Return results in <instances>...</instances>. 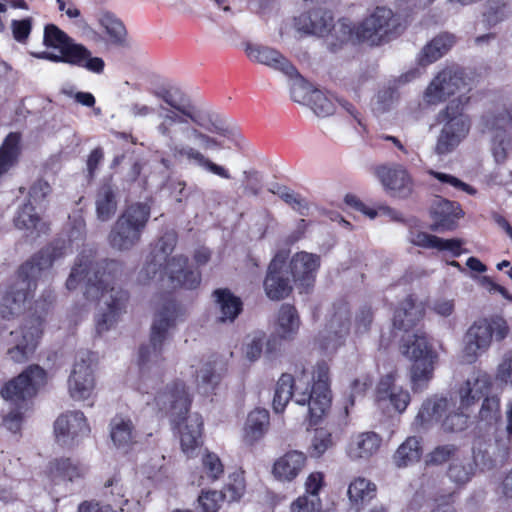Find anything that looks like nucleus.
I'll return each instance as SVG.
<instances>
[{
    "instance_id": "obj_1",
    "label": "nucleus",
    "mask_w": 512,
    "mask_h": 512,
    "mask_svg": "<svg viewBox=\"0 0 512 512\" xmlns=\"http://www.w3.org/2000/svg\"><path fill=\"white\" fill-rule=\"evenodd\" d=\"M295 26L299 31L328 37V49L335 53L349 41L369 42L381 45L399 37L406 29L401 15L385 6H377L361 22L350 25L345 20L334 24L332 12L316 8L302 13L295 18Z\"/></svg>"
},
{
    "instance_id": "obj_2",
    "label": "nucleus",
    "mask_w": 512,
    "mask_h": 512,
    "mask_svg": "<svg viewBox=\"0 0 512 512\" xmlns=\"http://www.w3.org/2000/svg\"><path fill=\"white\" fill-rule=\"evenodd\" d=\"M122 273V263L114 259L95 260L90 251L80 253L66 280L68 290H75L80 283H85L84 296L88 301L106 297L101 312L96 318V332L102 335L118 323L127 312L130 300L129 292L115 288L114 283Z\"/></svg>"
},
{
    "instance_id": "obj_3",
    "label": "nucleus",
    "mask_w": 512,
    "mask_h": 512,
    "mask_svg": "<svg viewBox=\"0 0 512 512\" xmlns=\"http://www.w3.org/2000/svg\"><path fill=\"white\" fill-rule=\"evenodd\" d=\"M71 250V241L57 238L22 263L15 272L0 302V315L11 319L19 315L25 302L33 297L37 281L53 263L63 258Z\"/></svg>"
},
{
    "instance_id": "obj_4",
    "label": "nucleus",
    "mask_w": 512,
    "mask_h": 512,
    "mask_svg": "<svg viewBox=\"0 0 512 512\" xmlns=\"http://www.w3.org/2000/svg\"><path fill=\"white\" fill-rule=\"evenodd\" d=\"M312 384L307 380L305 388L295 384L291 374L283 373L277 381L272 406L275 413H282L294 397L299 405H307V420L310 427L318 425L331 407L330 371L326 362H318L312 377ZM302 379H299V383Z\"/></svg>"
},
{
    "instance_id": "obj_5",
    "label": "nucleus",
    "mask_w": 512,
    "mask_h": 512,
    "mask_svg": "<svg viewBox=\"0 0 512 512\" xmlns=\"http://www.w3.org/2000/svg\"><path fill=\"white\" fill-rule=\"evenodd\" d=\"M177 234L166 232L151 247L146 263L141 270L142 281L168 277L174 288L197 289L201 284V272L189 266V258L179 254L171 256L177 245Z\"/></svg>"
},
{
    "instance_id": "obj_6",
    "label": "nucleus",
    "mask_w": 512,
    "mask_h": 512,
    "mask_svg": "<svg viewBox=\"0 0 512 512\" xmlns=\"http://www.w3.org/2000/svg\"><path fill=\"white\" fill-rule=\"evenodd\" d=\"M154 400L159 410L169 415L175 428H180L185 423L184 428L180 431L181 449L187 456H192L196 449L203 444L204 422L198 413L188 415L192 396L185 382L179 379L172 381L163 391L156 394Z\"/></svg>"
},
{
    "instance_id": "obj_7",
    "label": "nucleus",
    "mask_w": 512,
    "mask_h": 512,
    "mask_svg": "<svg viewBox=\"0 0 512 512\" xmlns=\"http://www.w3.org/2000/svg\"><path fill=\"white\" fill-rule=\"evenodd\" d=\"M46 381V371L39 365L32 364L3 384L0 395L11 405V410L4 417V424L9 430H20L25 411Z\"/></svg>"
},
{
    "instance_id": "obj_8",
    "label": "nucleus",
    "mask_w": 512,
    "mask_h": 512,
    "mask_svg": "<svg viewBox=\"0 0 512 512\" xmlns=\"http://www.w3.org/2000/svg\"><path fill=\"white\" fill-rule=\"evenodd\" d=\"M151 217V207L144 202H134L127 205L108 234L107 240L111 248L117 251H130L142 239Z\"/></svg>"
},
{
    "instance_id": "obj_9",
    "label": "nucleus",
    "mask_w": 512,
    "mask_h": 512,
    "mask_svg": "<svg viewBox=\"0 0 512 512\" xmlns=\"http://www.w3.org/2000/svg\"><path fill=\"white\" fill-rule=\"evenodd\" d=\"M402 354L411 362L410 382L414 393L422 392L428 387L434 376L438 354L425 332H416L401 345Z\"/></svg>"
},
{
    "instance_id": "obj_10",
    "label": "nucleus",
    "mask_w": 512,
    "mask_h": 512,
    "mask_svg": "<svg viewBox=\"0 0 512 512\" xmlns=\"http://www.w3.org/2000/svg\"><path fill=\"white\" fill-rule=\"evenodd\" d=\"M43 45L47 51L39 58L66 64H105L102 58L93 57L91 51L83 44L77 43L55 24L44 27Z\"/></svg>"
},
{
    "instance_id": "obj_11",
    "label": "nucleus",
    "mask_w": 512,
    "mask_h": 512,
    "mask_svg": "<svg viewBox=\"0 0 512 512\" xmlns=\"http://www.w3.org/2000/svg\"><path fill=\"white\" fill-rule=\"evenodd\" d=\"M160 299L161 306L151 326L150 344L141 345L139 348L138 365L141 369L152 357L154 362L163 360V344L168 337V331L175 326L177 318L182 314L181 307L172 293H165Z\"/></svg>"
},
{
    "instance_id": "obj_12",
    "label": "nucleus",
    "mask_w": 512,
    "mask_h": 512,
    "mask_svg": "<svg viewBox=\"0 0 512 512\" xmlns=\"http://www.w3.org/2000/svg\"><path fill=\"white\" fill-rule=\"evenodd\" d=\"M508 333L507 322L501 317L480 318L474 321L463 338V361L468 364L475 363L490 348L493 335L497 341H502Z\"/></svg>"
},
{
    "instance_id": "obj_13",
    "label": "nucleus",
    "mask_w": 512,
    "mask_h": 512,
    "mask_svg": "<svg viewBox=\"0 0 512 512\" xmlns=\"http://www.w3.org/2000/svg\"><path fill=\"white\" fill-rule=\"evenodd\" d=\"M287 80L291 99L299 104L309 106L320 117L332 115L334 102L322 90L315 87L297 66H274Z\"/></svg>"
},
{
    "instance_id": "obj_14",
    "label": "nucleus",
    "mask_w": 512,
    "mask_h": 512,
    "mask_svg": "<svg viewBox=\"0 0 512 512\" xmlns=\"http://www.w3.org/2000/svg\"><path fill=\"white\" fill-rule=\"evenodd\" d=\"M44 319L40 316H31L17 329L4 335V329L0 328L3 338V346L7 357L15 363L27 362L35 353L43 334Z\"/></svg>"
},
{
    "instance_id": "obj_15",
    "label": "nucleus",
    "mask_w": 512,
    "mask_h": 512,
    "mask_svg": "<svg viewBox=\"0 0 512 512\" xmlns=\"http://www.w3.org/2000/svg\"><path fill=\"white\" fill-rule=\"evenodd\" d=\"M439 118L445 123L434 150L438 155H446L467 137L471 124L469 117L463 113V103L460 98L457 101H451L439 113Z\"/></svg>"
},
{
    "instance_id": "obj_16",
    "label": "nucleus",
    "mask_w": 512,
    "mask_h": 512,
    "mask_svg": "<svg viewBox=\"0 0 512 512\" xmlns=\"http://www.w3.org/2000/svg\"><path fill=\"white\" fill-rule=\"evenodd\" d=\"M488 446L490 444L484 438L478 437L473 441L471 457L453 458L446 472L455 486L453 492L457 494L463 489L475 476L479 466L482 470L494 467L495 461L488 451Z\"/></svg>"
},
{
    "instance_id": "obj_17",
    "label": "nucleus",
    "mask_w": 512,
    "mask_h": 512,
    "mask_svg": "<svg viewBox=\"0 0 512 512\" xmlns=\"http://www.w3.org/2000/svg\"><path fill=\"white\" fill-rule=\"evenodd\" d=\"M455 403L447 397L434 395L427 398L417 414L416 419L421 425L441 422L446 432H459L466 428L469 416L460 407L454 410Z\"/></svg>"
},
{
    "instance_id": "obj_18",
    "label": "nucleus",
    "mask_w": 512,
    "mask_h": 512,
    "mask_svg": "<svg viewBox=\"0 0 512 512\" xmlns=\"http://www.w3.org/2000/svg\"><path fill=\"white\" fill-rule=\"evenodd\" d=\"M467 80L461 66H457L455 70L446 66L427 86L423 100L428 105L442 103L458 92L470 90Z\"/></svg>"
},
{
    "instance_id": "obj_19",
    "label": "nucleus",
    "mask_w": 512,
    "mask_h": 512,
    "mask_svg": "<svg viewBox=\"0 0 512 512\" xmlns=\"http://www.w3.org/2000/svg\"><path fill=\"white\" fill-rule=\"evenodd\" d=\"M398 373L392 370L382 375L374 391L376 406L383 412L402 414L411 402L408 390L396 385Z\"/></svg>"
},
{
    "instance_id": "obj_20",
    "label": "nucleus",
    "mask_w": 512,
    "mask_h": 512,
    "mask_svg": "<svg viewBox=\"0 0 512 512\" xmlns=\"http://www.w3.org/2000/svg\"><path fill=\"white\" fill-rule=\"evenodd\" d=\"M96 356L91 351L80 352L68 379L69 393L75 400L89 399L95 388L94 363Z\"/></svg>"
},
{
    "instance_id": "obj_21",
    "label": "nucleus",
    "mask_w": 512,
    "mask_h": 512,
    "mask_svg": "<svg viewBox=\"0 0 512 512\" xmlns=\"http://www.w3.org/2000/svg\"><path fill=\"white\" fill-rule=\"evenodd\" d=\"M86 472L87 468L79 460L71 457H57L47 463L42 473V482L45 489L53 490L62 483L84 479Z\"/></svg>"
},
{
    "instance_id": "obj_22",
    "label": "nucleus",
    "mask_w": 512,
    "mask_h": 512,
    "mask_svg": "<svg viewBox=\"0 0 512 512\" xmlns=\"http://www.w3.org/2000/svg\"><path fill=\"white\" fill-rule=\"evenodd\" d=\"M152 94L171 106L172 110L189 117V120L197 126L211 131L207 125L205 113L192 105L188 96L176 85L165 83L155 87L152 90Z\"/></svg>"
},
{
    "instance_id": "obj_23",
    "label": "nucleus",
    "mask_w": 512,
    "mask_h": 512,
    "mask_svg": "<svg viewBox=\"0 0 512 512\" xmlns=\"http://www.w3.org/2000/svg\"><path fill=\"white\" fill-rule=\"evenodd\" d=\"M373 173L392 197L405 199L412 195L414 181L403 165H377Z\"/></svg>"
},
{
    "instance_id": "obj_24",
    "label": "nucleus",
    "mask_w": 512,
    "mask_h": 512,
    "mask_svg": "<svg viewBox=\"0 0 512 512\" xmlns=\"http://www.w3.org/2000/svg\"><path fill=\"white\" fill-rule=\"evenodd\" d=\"M320 265V256L313 253L301 251L292 256L289 262V274L299 293H308L314 287Z\"/></svg>"
},
{
    "instance_id": "obj_25",
    "label": "nucleus",
    "mask_w": 512,
    "mask_h": 512,
    "mask_svg": "<svg viewBox=\"0 0 512 512\" xmlns=\"http://www.w3.org/2000/svg\"><path fill=\"white\" fill-rule=\"evenodd\" d=\"M494 385L493 377L486 371L475 370L459 386L457 394L461 409H469L491 393Z\"/></svg>"
},
{
    "instance_id": "obj_26",
    "label": "nucleus",
    "mask_w": 512,
    "mask_h": 512,
    "mask_svg": "<svg viewBox=\"0 0 512 512\" xmlns=\"http://www.w3.org/2000/svg\"><path fill=\"white\" fill-rule=\"evenodd\" d=\"M463 214L459 203L438 196L429 208V216L432 220L429 229L433 232L453 231L457 228Z\"/></svg>"
},
{
    "instance_id": "obj_27",
    "label": "nucleus",
    "mask_w": 512,
    "mask_h": 512,
    "mask_svg": "<svg viewBox=\"0 0 512 512\" xmlns=\"http://www.w3.org/2000/svg\"><path fill=\"white\" fill-rule=\"evenodd\" d=\"M289 271L285 262L273 259L267 269L263 287L266 296L272 301H280L290 296L293 291Z\"/></svg>"
},
{
    "instance_id": "obj_28",
    "label": "nucleus",
    "mask_w": 512,
    "mask_h": 512,
    "mask_svg": "<svg viewBox=\"0 0 512 512\" xmlns=\"http://www.w3.org/2000/svg\"><path fill=\"white\" fill-rule=\"evenodd\" d=\"M299 327L300 318L296 307L289 303L282 304L279 308L276 321L278 336H272L267 340V352L272 353L276 350L279 339L293 340L299 331Z\"/></svg>"
},
{
    "instance_id": "obj_29",
    "label": "nucleus",
    "mask_w": 512,
    "mask_h": 512,
    "mask_svg": "<svg viewBox=\"0 0 512 512\" xmlns=\"http://www.w3.org/2000/svg\"><path fill=\"white\" fill-rule=\"evenodd\" d=\"M420 74V69L415 67L394 79L388 86L381 88L375 95L373 110L379 114H384L390 111L400 98V85H404L414 80L419 77Z\"/></svg>"
},
{
    "instance_id": "obj_30",
    "label": "nucleus",
    "mask_w": 512,
    "mask_h": 512,
    "mask_svg": "<svg viewBox=\"0 0 512 512\" xmlns=\"http://www.w3.org/2000/svg\"><path fill=\"white\" fill-rule=\"evenodd\" d=\"M110 438L117 449L128 452L137 443V430L128 415L116 414L109 423Z\"/></svg>"
},
{
    "instance_id": "obj_31",
    "label": "nucleus",
    "mask_w": 512,
    "mask_h": 512,
    "mask_svg": "<svg viewBox=\"0 0 512 512\" xmlns=\"http://www.w3.org/2000/svg\"><path fill=\"white\" fill-rule=\"evenodd\" d=\"M22 150L21 132H9L0 145V180L18 166Z\"/></svg>"
},
{
    "instance_id": "obj_32",
    "label": "nucleus",
    "mask_w": 512,
    "mask_h": 512,
    "mask_svg": "<svg viewBox=\"0 0 512 512\" xmlns=\"http://www.w3.org/2000/svg\"><path fill=\"white\" fill-rule=\"evenodd\" d=\"M226 364L217 355H212L202 365L197 375V387L205 395L215 394L225 372Z\"/></svg>"
},
{
    "instance_id": "obj_33",
    "label": "nucleus",
    "mask_w": 512,
    "mask_h": 512,
    "mask_svg": "<svg viewBox=\"0 0 512 512\" xmlns=\"http://www.w3.org/2000/svg\"><path fill=\"white\" fill-rule=\"evenodd\" d=\"M270 427V414L264 408H255L247 415L243 427L242 441L253 446L262 440Z\"/></svg>"
},
{
    "instance_id": "obj_34",
    "label": "nucleus",
    "mask_w": 512,
    "mask_h": 512,
    "mask_svg": "<svg viewBox=\"0 0 512 512\" xmlns=\"http://www.w3.org/2000/svg\"><path fill=\"white\" fill-rule=\"evenodd\" d=\"M219 310L218 323H234L243 312V301L228 288H218L212 293Z\"/></svg>"
},
{
    "instance_id": "obj_35",
    "label": "nucleus",
    "mask_w": 512,
    "mask_h": 512,
    "mask_svg": "<svg viewBox=\"0 0 512 512\" xmlns=\"http://www.w3.org/2000/svg\"><path fill=\"white\" fill-rule=\"evenodd\" d=\"M307 456L300 451L291 450L279 457L273 464L272 473L280 481H293L304 469Z\"/></svg>"
},
{
    "instance_id": "obj_36",
    "label": "nucleus",
    "mask_w": 512,
    "mask_h": 512,
    "mask_svg": "<svg viewBox=\"0 0 512 512\" xmlns=\"http://www.w3.org/2000/svg\"><path fill=\"white\" fill-rule=\"evenodd\" d=\"M411 243L424 249L448 251L453 257H459L466 250L462 248L464 242L459 238L444 239L427 232H411Z\"/></svg>"
},
{
    "instance_id": "obj_37",
    "label": "nucleus",
    "mask_w": 512,
    "mask_h": 512,
    "mask_svg": "<svg viewBox=\"0 0 512 512\" xmlns=\"http://www.w3.org/2000/svg\"><path fill=\"white\" fill-rule=\"evenodd\" d=\"M117 190L111 176L104 178L98 187L95 205L96 215L100 221L106 222L115 215L118 206Z\"/></svg>"
},
{
    "instance_id": "obj_38",
    "label": "nucleus",
    "mask_w": 512,
    "mask_h": 512,
    "mask_svg": "<svg viewBox=\"0 0 512 512\" xmlns=\"http://www.w3.org/2000/svg\"><path fill=\"white\" fill-rule=\"evenodd\" d=\"M382 445V437L373 431L362 432L353 436L347 447V454L352 460H368L375 455Z\"/></svg>"
},
{
    "instance_id": "obj_39",
    "label": "nucleus",
    "mask_w": 512,
    "mask_h": 512,
    "mask_svg": "<svg viewBox=\"0 0 512 512\" xmlns=\"http://www.w3.org/2000/svg\"><path fill=\"white\" fill-rule=\"evenodd\" d=\"M91 429L87 419L82 411H69L60 415L54 422V432L56 437L89 435Z\"/></svg>"
},
{
    "instance_id": "obj_40",
    "label": "nucleus",
    "mask_w": 512,
    "mask_h": 512,
    "mask_svg": "<svg viewBox=\"0 0 512 512\" xmlns=\"http://www.w3.org/2000/svg\"><path fill=\"white\" fill-rule=\"evenodd\" d=\"M455 42V36L450 33L437 35L423 47L418 64H433L446 55Z\"/></svg>"
},
{
    "instance_id": "obj_41",
    "label": "nucleus",
    "mask_w": 512,
    "mask_h": 512,
    "mask_svg": "<svg viewBox=\"0 0 512 512\" xmlns=\"http://www.w3.org/2000/svg\"><path fill=\"white\" fill-rule=\"evenodd\" d=\"M479 424L487 429L496 430L502 420L501 398L498 394H488L481 401L480 409L477 414Z\"/></svg>"
},
{
    "instance_id": "obj_42",
    "label": "nucleus",
    "mask_w": 512,
    "mask_h": 512,
    "mask_svg": "<svg viewBox=\"0 0 512 512\" xmlns=\"http://www.w3.org/2000/svg\"><path fill=\"white\" fill-rule=\"evenodd\" d=\"M171 151L175 158L186 157L188 160L196 162L201 167L221 178H231L229 171L225 167L212 162L210 159L206 158L202 153L192 147L175 145L173 148H171Z\"/></svg>"
},
{
    "instance_id": "obj_43",
    "label": "nucleus",
    "mask_w": 512,
    "mask_h": 512,
    "mask_svg": "<svg viewBox=\"0 0 512 512\" xmlns=\"http://www.w3.org/2000/svg\"><path fill=\"white\" fill-rule=\"evenodd\" d=\"M421 439L410 436L397 448L393 454V462L398 468H406L417 463L422 456Z\"/></svg>"
},
{
    "instance_id": "obj_44",
    "label": "nucleus",
    "mask_w": 512,
    "mask_h": 512,
    "mask_svg": "<svg viewBox=\"0 0 512 512\" xmlns=\"http://www.w3.org/2000/svg\"><path fill=\"white\" fill-rule=\"evenodd\" d=\"M377 487L364 477H356L348 486V498L359 510L376 497Z\"/></svg>"
},
{
    "instance_id": "obj_45",
    "label": "nucleus",
    "mask_w": 512,
    "mask_h": 512,
    "mask_svg": "<svg viewBox=\"0 0 512 512\" xmlns=\"http://www.w3.org/2000/svg\"><path fill=\"white\" fill-rule=\"evenodd\" d=\"M161 117L162 121L157 127L158 132L169 140L174 141L179 134L188 131V128L182 127V125L188 124L189 117L184 116L178 111L164 109V114Z\"/></svg>"
},
{
    "instance_id": "obj_46",
    "label": "nucleus",
    "mask_w": 512,
    "mask_h": 512,
    "mask_svg": "<svg viewBox=\"0 0 512 512\" xmlns=\"http://www.w3.org/2000/svg\"><path fill=\"white\" fill-rule=\"evenodd\" d=\"M224 474V465L216 453L207 451L201 458L198 486L214 483Z\"/></svg>"
},
{
    "instance_id": "obj_47",
    "label": "nucleus",
    "mask_w": 512,
    "mask_h": 512,
    "mask_svg": "<svg viewBox=\"0 0 512 512\" xmlns=\"http://www.w3.org/2000/svg\"><path fill=\"white\" fill-rule=\"evenodd\" d=\"M100 25L103 27L108 41L118 47L128 45V32L124 23L111 13H105L100 18Z\"/></svg>"
},
{
    "instance_id": "obj_48",
    "label": "nucleus",
    "mask_w": 512,
    "mask_h": 512,
    "mask_svg": "<svg viewBox=\"0 0 512 512\" xmlns=\"http://www.w3.org/2000/svg\"><path fill=\"white\" fill-rule=\"evenodd\" d=\"M247 57L258 64H285L286 58L276 49L268 46L247 43L245 47Z\"/></svg>"
},
{
    "instance_id": "obj_49",
    "label": "nucleus",
    "mask_w": 512,
    "mask_h": 512,
    "mask_svg": "<svg viewBox=\"0 0 512 512\" xmlns=\"http://www.w3.org/2000/svg\"><path fill=\"white\" fill-rule=\"evenodd\" d=\"M415 301L411 295H409L398 307L393 316V326L396 329L408 331L412 329L418 320L416 316Z\"/></svg>"
},
{
    "instance_id": "obj_50",
    "label": "nucleus",
    "mask_w": 512,
    "mask_h": 512,
    "mask_svg": "<svg viewBox=\"0 0 512 512\" xmlns=\"http://www.w3.org/2000/svg\"><path fill=\"white\" fill-rule=\"evenodd\" d=\"M228 502H237L246 492V481L243 470H237L228 476V480L220 491Z\"/></svg>"
},
{
    "instance_id": "obj_51",
    "label": "nucleus",
    "mask_w": 512,
    "mask_h": 512,
    "mask_svg": "<svg viewBox=\"0 0 512 512\" xmlns=\"http://www.w3.org/2000/svg\"><path fill=\"white\" fill-rule=\"evenodd\" d=\"M512 13L509 0H488L483 12V20L489 26L504 21Z\"/></svg>"
},
{
    "instance_id": "obj_52",
    "label": "nucleus",
    "mask_w": 512,
    "mask_h": 512,
    "mask_svg": "<svg viewBox=\"0 0 512 512\" xmlns=\"http://www.w3.org/2000/svg\"><path fill=\"white\" fill-rule=\"evenodd\" d=\"M40 223L41 218L31 202L23 204L14 217V225L18 229L37 230Z\"/></svg>"
},
{
    "instance_id": "obj_53",
    "label": "nucleus",
    "mask_w": 512,
    "mask_h": 512,
    "mask_svg": "<svg viewBox=\"0 0 512 512\" xmlns=\"http://www.w3.org/2000/svg\"><path fill=\"white\" fill-rule=\"evenodd\" d=\"M324 485V474L319 471L312 472L305 481V494L300 497H305L309 503H316V505H318L319 502H322L319 497V492Z\"/></svg>"
},
{
    "instance_id": "obj_54",
    "label": "nucleus",
    "mask_w": 512,
    "mask_h": 512,
    "mask_svg": "<svg viewBox=\"0 0 512 512\" xmlns=\"http://www.w3.org/2000/svg\"><path fill=\"white\" fill-rule=\"evenodd\" d=\"M279 197L289 205L293 210L302 216H307L309 211V204L305 198L299 193L293 191L288 187H282L278 192Z\"/></svg>"
},
{
    "instance_id": "obj_55",
    "label": "nucleus",
    "mask_w": 512,
    "mask_h": 512,
    "mask_svg": "<svg viewBox=\"0 0 512 512\" xmlns=\"http://www.w3.org/2000/svg\"><path fill=\"white\" fill-rule=\"evenodd\" d=\"M485 127L490 130H506L512 128V105L497 115L487 113L483 116Z\"/></svg>"
},
{
    "instance_id": "obj_56",
    "label": "nucleus",
    "mask_w": 512,
    "mask_h": 512,
    "mask_svg": "<svg viewBox=\"0 0 512 512\" xmlns=\"http://www.w3.org/2000/svg\"><path fill=\"white\" fill-rule=\"evenodd\" d=\"M105 488H110V494L113 497L115 505L119 506L121 510L128 504L129 500L125 497V488L122 483L121 475L119 472H115L104 482Z\"/></svg>"
},
{
    "instance_id": "obj_57",
    "label": "nucleus",
    "mask_w": 512,
    "mask_h": 512,
    "mask_svg": "<svg viewBox=\"0 0 512 512\" xmlns=\"http://www.w3.org/2000/svg\"><path fill=\"white\" fill-rule=\"evenodd\" d=\"M224 500L217 490H202L197 499L201 512H218Z\"/></svg>"
},
{
    "instance_id": "obj_58",
    "label": "nucleus",
    "mask_w": 512,
    "mask_h": 512,
    "mask_svg": "<svg viewBox=\"0 0 512 512\" xmlns=\"http://www.w3.org/2000/svg\"><path fill=\"white\" fill-rule=\"evenodd\" d=\"M374 321V311L370 305H363L355 315V333L365 334L371 329Z\"/></svg>"
},
{
    "instance_id": "obj_59",
    "label": "nucleus",
    "mask_w": 512,
    "mask_h": 512,
    "mask_svg": "<svg viewBox=\"0 0 512 512\" xmlns=\"http://www.w3.org/2000/svg\"><path fill=\"white\" fill-rule=\"evenodd\" d=\"M333 445L332 434L327 430H316L311 445V455L320 457Z\"/></svg>"
},
{
    "instance_id": "obj_60",
    "label": "nucleus",
    "mask_w": 512,
    "mask_h": 512,
    "mask_svg": "<svg viewBox=\"0 0 512 512\" xmlns=\"http://www.w3.org/2000/svg\"><path fill=\"white\" fill-rule=\"evenodd\" d=\"M11 29L13 38L18 43L25 44L32 31V18L27 17L21 20H12Z\"/></svg>"
},
{
    "instance_id": "obj_61",
    "label": "nucleus",
    "mask_w": 512,
    "mask_h": 512,
    "mask_svg": "<svg viewBox=\"0 0 512 512\" xmlns=\"http://www.w3.org/2000/svg\"><path fill=\"white\" fill-rule=\"evenodd\" d=\"M458 451L456 445L446 444L437 446L430 454L428 462L434 465H441L452 459Z\"/></svg>"
},
{
    "instance_id": "obj_62",
    "label": "nucleus",
    "mask_w": 512,
    "mask_h": 512,
    "mask_svg": "<svg viewBox=\"0 0 512 512\" xmlns=\"http://www.w3.org/2000/svg\"><path fill=\"white\" fill-rule=\"evenodd\" d=\"M51 190V186L46 180L37 179L29 188L28 202L41 203L51 193Z\"/></svg>"
},
{
    "instance_id": "obj_63",
    "label": "nucleus",
    "mask_w": 512,
    "mask_h": 512,
    "mask_svg": "<svg viewBox=\"0 0 512 512\" xmlns=\"http://www.w3.org/2000/svg\"><path fill=\"white\" fill-rule=\"evenodd\" d=\"M496 378L506 384L512 385V350L506 352L497 366Z\"/></svg>"
},
{
    "instance_id": "obj_64",
    "label": "nucleus",
    "mask_w": 512,
    "mask_h": 512,
    "mask_svg": "<svg viewBox=\"0 0 512 512\" xmlns=\"http://www.w3.org/2000/svg\"><path fill=\"white\" fill-rule=\"evenodd\" d=\"M455 498L456 492L436 494L434 497L436 506L431 512H457L456 508L453 506Z\"/></svg>"
}]
</instances>
